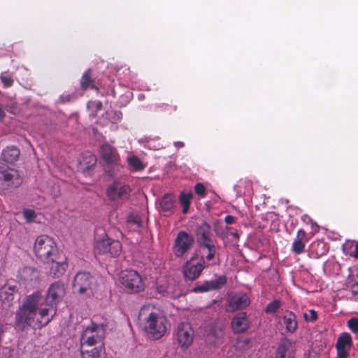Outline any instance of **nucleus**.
Wrapping results in <instances>:
<instances>
[{"instance_id": "1", "label": "nucleus", "mask_w": 358, "mask_h": 358, "mask_svg": "<svg viewBox=\"0 0 358 358\" xmlns=\"http://www.w3.org/2000/svg\"><path fill=\"white\" fill-rule=\"evenodd\" d=\"M66 294L65 285L61 281L51 284L44 298L39 291L27 295L15 313V326L17 330L28 329L36 322L39 327L47 325L57 313V305Z\"/></svg>"}, {"instance_id": "2", "label": "nucleus", "mask_w": 358, "mask_h": 358, "mask_svg": "<svg viewBox=\"0 0 358 358\" xmlns=\"http://www.w3.org/2000/svg\"><path fill=\"white\" fill-rule=\"evenodd\" d=\"M138 320L147 335L154 340L160 339L166 332L168 320L155 304L143 305L139 311Z\"/></svg>"}, {"instance_id": "3", "label": "nucleus", "mask_w": 358, "mask_h": 358, "mask_svg": "<svg viewBox=\"0 0 358 358\" xmlns=\"http://www.w3.org/2000/svg\"><path fill=\"white\" fill-rule=\"evenodd\" d=\"M34 251L36 256L45 263L57 259L58 251L55 241L47 235H41L36 239Z\"/></svg>"}, {"instance_id": "4", "label": "nucleus", "mask_w": 358, "mask_h": 358, "mask_svg": "<svg viewBox=\"0 0 358 358\" xmlns=\"http://www.w3.org/2000/svg\"><path fill=\"white\" fill-rule=\"evenodd\" d=\"M99 317H93L91 324L83 329L80 338V346L92 347L99 342H102L104 335L97 329L103 328L106 324L99 323Z\"/></svg>"}, {"instance_id": "5", "label": "nucleus", "mask_w": 358, "mask_h": 358, "mask_svg": "<svg viewBox=\"0 0 358 358\" xmlns=\"http://www.w3.org/2000/svg\"><path fill=\"white\" fill-rule=\"evenodd\" d=\"M23 179L19 171L0 162V187L3 189H15L21 185Z\"/></svg>"}, {"instance_id": "6", "label": "nucleus", "mask_w": 358, "mask_h": 358, "mask_svg": "<svg viewBox=\"0 0 358 358\" xmlns=\"http://www.w3.org/2000/svg\"><path fill=\"white\" fill-rule=\"evenodd\" d=\"M195 243L194 236L185 231H179L173 245V252L176 257L185 256L193 248Z\"/></svg>"}, {"instance_id": "7", "label": "nucleus", "mask_w": 358, "mask_h": 358, "mask_svg": "<svg viewBox=\"0 0 358 358\" xmlns=\"http://www.w3.org/2000/svg\"><path fill=\"white\" fill-rule=\"evenodd\" d=\"M95 287L96 280L88 272H78L74 277L73 287L80 294L90 296Z\"/></svg>"}, {"instance_id": "8", "label": "nucleus", "mask_w": 358, "mask_h": 358, "mask_svg": "<svg viewBox=\"0 0 358 358\" xmlns=\"http://www.w3.org/2000/svg\"><path fill=\"white\" fill-rule=\"evenodd\" d=\"M121 282L132 292L138 293L144 290L145 284L141 275L134 270H126L121 273Z\"/></svg>"}, {"instance_id": "9", "label": "nucleus", "mask_w": 358, "mask_h": 358, "mask_svg": "<svg viewBox=\"0 0 358 358\" xmlns=\"http://www.w3.org/2000/svg\"><path fill=\"white\" fill-rule=\"evenodd\" d=\"M96 250L99 254H110L111 257H117L122 252V244L119 241L108 237L107 235L96 242Z\"/></svg>"}, {"instance_id": "10", "label": "nucleus", "mask_w": 358, "mask_h": 358, "mask_svg": "<svg viewBox=\"0 0 358 358\" xmlns=\"http://www.w3.org/2000/svg\"><path fill=\"white\" fill-rule=\"evenodd\" d=\"M176 337L178 345L183 350L187 349L193 343L194 331L188 322H180L176 328Z\"/></svg>"}, {"instance_id": "11", "label": "nucleus", "mask_w": 358, "mask_h": 358, "mask_svg": "<svg viewBox=\"0 0 358 358\" xmlns=\"http://www.w3.org/2000/svg\"><path fill=\"white\" fill-rule=\"evenodd\" d=\"M17 278L21 284L26 287L32 288L40 282V272L34 267L25 266L18 271Z\"/></svg>"}, {"instance_id": "12", "label": "nucleus", "mask_w": 358, "mask_h": 358, "mask_svg": "<svg viewBox=\"0 0 358 358\" xmlns=\"http://www.w3.org/2000/svg\"><path fill=\"white\" fill-rule=\"evenodd\" d=\"M131 192L130 186L120 181L113 182L107 189V195L111 201L125 200Z\"/></svg>"}, {"instance_id": "13", "label": "nucleus", "mask_w": 358, "mask_h": 358, "mask_svg": "<svg viewBox=\"0 0 358 358\" xmlns=\"http://www.w3.org/2000/svg\"><path fill=\"white\" fill-rule=\"evenodd\" d=\"M205 268V261L201 257L199 262H194V258L187 260L182 266V273L185 280H194L198 278Z\"/></svg>"}, {"instance_id": "14", "label": "nucleus", "mask_w": 358, "mask_h": 358, "mask_svg": "<svg viewBox=\"0 0 358 358\" xmlns=\"http://www.w3.org/2000/svg\"><path fill=\"white\" fill-rule=\"evenodd\" d=\"M227 282L226 275H219L215 279L211 280H206L200 285H196L192 292L195 293L207 292L213 290H218L223 287Z\"/></svg>"}, {"instance_id": "15", "label": "nucleus", "mask_w": 358, "mask_h": 358, "mask_svg": "<svg viewBox=\"0 0 358 358\" xmlns=\"http://www.w3.org/2000/svg\"><path fill=\"white\" fill-rule=\"evenodd\" d=\"M250 303L248 296L243 292L236 293L229 297L227 310L229 312H234L244 309Z\"/></svg>"}, {"instance_id": "16", "label": "nucleus", "mask_w": 358, "mask_h": 358, "mask_svg": "<svg viewBox=\"0 0 358 358\" xmlns=\"http://www.w3.org/2000/svg\"><path fill=\"white\" fill-rule=\"evenodd\" d=\"M101 156L107 164H117L120 157L117 150L111 145L106 143L101 147Z\"/></svg>"}, {"instance_id": "17", "label": "nucleus", "mask_w": 358, "mask_h": 358, "mask_svg": "<svg viewBox=\"0 0 358 358\" xmlns=\"http://www.w3.org/2000/svg\"><path fill=\"white\" fill-rule=\"evenodd\" d=\"M250 327V322L245 312H241L236 315L231 320V328L234 333H243Z\"/></svg>"}, {"instance_id": "18", "label": "nucleus", "mask_w": 358, "mask_h": 358, "mask_svg": "<svg viewBox=\"0 0 358 358\" xmlns=\"http://www.w3.org/2000/svg\"><path fill=\"white\" fill-rule=\"evenodd\" d=\"M308 242V238L306 232L302 229H299L293 241L292 251L296 255L302 254L305 251V246Z\"/></svg>"}, {"instance_id": "19", "label": "nucleus", "mask_w": 358, "mask_h": 358, "mask_svg": "<svg viewBox=\"0 0 358 358\" xmlns=\"http://www.w3.org/2000/svg\"><path fill=\"white\" fill-rule=\"evenodd\" d=\"M275 357L294 358V350L291 341L286 338L281 341L276 350Z\"/></svg>"}, {"instance_id": "20", "label": "nucleus", "mask_w": 358, "mask_h": 358, "mask_svg": "<svg viewBox=\"0 0 358 358\" xmlns=\"http://www.w3.org/2000/svg\"><path fill=\"white\" fill-rule=\"evenodd\" d=\"M196 240L199 245L213 241L211 236V227L207 222H203L196 230Z\"/></svg>"}, {"instance_id": "21", "label": "nucleus", "mask_w": 358, "mask_h": 358, "mask_svg": "<svg viewBox=\"0 0 358 358\" xmlns=\"http://www.w3.org/2000/svg\"><path fill=\"white\" fill-rule=\"evenodd\" d=\"M282 320L287 332L294 334L298 328L296 315L292 311H287L283 315Z\"/></svg>"}, {"instance_id": "22", "label": "nucleus", "mask_w": 358, "mask_h": 358, "mask_svg": "<svg viewBox=\"0 0 358 358\" xmlns=\"http://www.w3.org/2000/svg\"><path fill=\"white\" fill-rule=\"evenodd\" d=\"M20 154V150L16 146H8L3 150L1 158L4 162L12 164L18 159Z\"/></svg>"}, {"instance_id": "23", "label": "nucleus", "mask_w": 358, "mask_h": 358, "mask_svg": "<svg viewBox=\"0 0 358 358\" xmlns=\"http://www.w3.org/2000/svg\"><path fill=\"white\" fill-rule=\"evenodd\" d=\"M18 292L15 285H5L0 289V298L3 302L10 303L14 299L15 294Z\"/></svg>"}, {"instance_id": "24", "label": "nucleus", "mask_w": 358, "mask_h": 358, "mask_svg": "<svg viewBox=\"0 0 358 358\" xmlns=\"http://www.w3.org/2000/svg\"><path fill=\"white\" fill-rule=\"evenodd\" d=\"M160 208L163 212L171 213L176 208V199L172 194H164L160 201Z\"/></svg>"}, {"instance_id": "25", "label": "nucleus", "mask_w": 358, "mask_h": 358, "mask_svg": "<svg viewBox=\"0 0 358 358\" xmlns=\"http://www.w3.org/2000/svg\"><path fill=\"white\" fill-rule=\"evenodd\" d=\"M91 73L92 70L89 69L83 74L80 79V88L83 91L90 88L98 92L99 88L94 85V80L92 78Z\"/></svg>"}, {"instance_id": "26", "label": "nucleus", "mask_w": 358, "mask_h": 358, "mask_svg": "<svg viewBox=\"0 0 358 358\" xmlns=\"http://www.w3.org/2000/svg\"><path fill=\"white\" fill-rule=\"evenodd\" d=\"M86 346H80V355L82 358H100L101 354L104 350L103 344L94 346L91 350H86Z\"/></svg>"}, {"instance_id": "27", "label": "nucleus", "mask_w": 358, "mask_h": 358, "mask_svg": "<svg viewBox=\"0 0 358 358\" xmlns=\"http://www.w3.org/2000/svg\"><path fill=\"white\" fill-rule=\"evenodd\" d=\"M52 263V265L49 271L50 275L55 278L62 276L66 271L67 264L64 262H58L57 260Z\"/></svg>"}, {"instance_id": "28", "label": "nucleus", "mask_w": 358, "mask_h": 358, "mask_svg": "<svg viewBox=\"0 0 358 358\" xmlns=\"http://www.w3.org/2000/svg\"><path fill=\"white\" fill-rule=\"evenodd\" d=\"M313 252L315 254L314 257L320 258L328 252V248L324 241H317L312 243Z\"/></svg>"}, {"instance_id": "29", "label": "nucleus", "mask_w": 358, "mask_h": 358, "mask_svg": "<svg viewBox=\"0 0 358 358\" xmlns=\"http://www.w3.org/2000/svg\"><path fill=\"white\" fill-rule=\"evenodd\" d=\"M192 196L193 194L191 192H182L180 194L179 201L182 206V213L184 214L187 213L189 208Z\"/></svg>"}, {"instance_id": "30", "label": "nucleus", "mask_w": 358, "mask_h": 358, "mask_svg": "<svg viewBox=\"0 0 358 358\" xmlns=\"http://www.w3.org/2000/svg\"><path fill=\"white\" fill-rule=\"evenodd\" d=\"M352 345L351 336L348 333H343L338 337L336 348H348L350 349Z\"/></svg>"}, {"instance_id": "31", "label": "nucleus", "mask_w": 358, "mask_h": 358, "mask_svg": "<svg viewBox=\"0 0 358 358\" xmlns=\"http://www.w3.org/2000/svg\"><path fill=\"white\" fill-rule=\"evenodd\" d=\"M127 162L135 171H143L145 167L141 159L136 155L129 157L127 158Z\"/></svg>"}, {"instance_id": "32", "label": "nucleus", "mask_w": 358, "mask_h": 358, "mask_svg": "<svg viewBox=\"0 0 358 358\" xmlns=\"http://www.w3.org/2000/svg\"><path fill=\"white\" fill-rule=\"evenodd\" d=\"M199 245L201 248H206L208 250V253L206 255V259L208 261H210L215 257V255L216 253V247L213 241H210V242L204 243Z\"/></svg>"}, {"instance_id": "33", "label": "nucleus", "mask_w": 358, "mask_h": 358, "mask_svg": "<svg viewBox=\"0 0 358 358\" xmlns=\"http://www.w3.org/2000/svg\"><path fill=\"white\" fill-rule=\"evenodd\" d=\"M281 306V302L280 300H274L269 303L265 309L267 313H275Z\"/></svg>"}, {"instance_id": "34", "label": "nucleus", "mask_w": 358, "mask_h": 358, "mask_svg": "<svg viewBox=\"0 0 358 358\" xmlns=\"http://www.w3.org/2000/svg\"><path fill=\"white\" fill-rule=\"evenodd\" d=\"M303 317L306 322L313 323L317 320L318 315L315 310L311 309L308 310V313L303 314Z\"/></svg>"}, {"instance_id": "35", "label": "nucleus", "mask_w": 358, "mask_h": 358, "mask_svg": "<svg viewBox=\"0 0 358 358\" xmlns=\"http://www.w3.org/2000/svg\"><path fill=\"white\" fill-rule=\"evenodd\" d=\"M194 191L200 198H204L206 195V189L202 183H196Z\"/></svg>"}, {"instance_id": "36", "label": "nucleus", "mask_w": 358, "mask_h": 358, "mask_svg": "<svg viewBox=\"0 0 358 358\" xmlns=\"http://www.w3.org/2000/svg\"><path fill=\"white\" fill-rule=\"evenodd\" d=\"M23 215L28 222H33L36 217L35 211L31 209H24Z\"/></svg>"}, {"instance_id": "37", "label": "nucleus", "mask_w": 358, "mask_h": 358, "mask_svg": "<svg viewBox=\"0 0 358 358\" xmlns=\"http://www.w3.org/2000/svg\"><path fill=\"white\" fill-rule=\"evenodd\" d=\"M348 328L355 334H358V318L352 317L348 321Z\"/></svg>"}, {"instance_id": "38", "label": "nucleus", "mask_w": 358, "mask_h": 358, "mask_svg": "<svg viewBox=\"0 0 358 358\" xmlns=\"http://www.w3.org/2000/svg\"><path fill=\"white\" fill-rule=\"evenodd\" d=\"M0 80L5 87H10L13 85L14 80L10 76H5L3 73L0 76Z\"/></svg>"}, {"instance_id": "39", "label": "nucleus", "mask_w": 358, "mask_h": 358, "mask_svg": "<svg viewBox=\"0 0 358 358\" xmlns=\"http://www.w3.org/2000/svg\"><path fill=\"white\" fill-rule=\"evenodd\" d=\"M87 155L85 157V159H87V162L86 163L87 166L85 168L90 169L91 166H93L95 165L96 159L95 155H94L91 153H87Z\"/></svg>"}, {"instance_id": "40", "label": "nucleus", "mask_w": 358, "mask_h": 358, "mask_svg": "<svg viewBox=\"0 0 358 358\" xmlns=\"http://www.w3.org/2000/svg\"><path fill=\"white\" fill-rule=\"evenodd\" d=\"M6 110L7 112L11 113V114H17L19 113L20 109L17 106V105L15 103H12L10 104H6Z\"/></svg>"}, {"instance_id": "41", "label": "nucleus", "mask_w": 358, "mask_h": 358, "mask_svg": "<svg viewBox=\"0 0 358 358\" xmlns=\"http://www.w3.org/2000/svg\"><path fill=\"white\" fill-rule=\"evenodd\" d=\"M95 317H99V323L101 324H106V326L103 327V328H98L97 329L101 331V333L103 335H105V332H106V328L108 327L109 325V320H107L106 318H103L101 316H99V315H96Z\"/></svg>"}, {"instance_id": "42", "label": "nucleus", "mask_w": 358, "mask_h": 358, "mask_svg": "<svg viewBox=\"0 0 358 358\" xmlns=\"http://www.w3.org/2000/svg\"><path fill=\"white\" fill-rule=\"evenodd\" d=\"M349 350L348 348H336L337 358H348Z\"/></svg>"}, {"instance_id": "43", "label": "nucleus", "mask_w": 358, "mask_h": 358, "mask_svg": "<svg viewBox=\"0 0 358 358\" xmlns=\"http://www.w3.org/2000/svg\"><path fill=\"white\" fill-rule=\"evenodd\" d=\"M6 106L0 103V121H3L6 117Z\"/></svg>"}, {"instance_id": "44", "label": "nucleus", "mask_w": 358, "mask_h": 358, "mask_svg": "<svg viewBox=\"0 0 358 358\" xmlns=\"http://www.w3.org/2000/svg\"><path fill=\"white\" fill-rule=\"evenodd\" d=\"M224 221L227 224H231L236 222V218L233 215H228L224 217Z\"/></svg>"}, {"instance_id": "45", "label": "nucleus", "mask_w": 358, "mask_h": 358, "mask_svg": "<svg viewBox=\"0 0 358 358\" xmlns=\"http://www.w3.org/2000/svg\"><path fill=\"white\" fill-rule=\"evenodd\" d=\"M301 220L306 223H308L309 222H312V219L307 215H303L301 217Z\"/></svg>"}, {"instance_id": "46", "label": "nucleus", "mask_w": 358, "mask_h": 358, "mask_svg": "<svg viewBox=\"0 0 358 358\" xmlns=\"http://www.w3.org/2000/svg\"><path fill=\"white\" fill-rule=\"evenodd\" d=\"M223 336V332L222 329H219V331L215 332V336L217 339H219L220 338H222Z\"/></svg>"}, {"instance_id": "47", "label": "nucleus", "mask_w": 358, "mask_h": 358, "mask_svg": "<svg viewBox=\"0 0 358 358\" xmlns=\"http://www.w3.org/2000/svg\"><path fill=\"white\" fill-rule=\"evenodd\" d=\"M238 341H243V343H244V345H248V343H250V339H249V338H243V339H242V338H240V339H238Z\"/></svg>"}, {"instance_id": "48", "label": "nucleus", "mask_w": 358, "mask_h": 358, "mask_svg": "<svg viewBox=\"0 0 358 358\" xmlns=\"http://www.w3.org/2000/svg\"><path fill=\"white\" fill-rule=\"evenodd\" d=\"M356 259H358V242L355 245V254L353 255Z\"/></svg>"}, {"instance_id": "49", "label": "nucleus", "mask_w": 358, "mask_h": 358, "mask_svg": "<svg viewBox=\"0 0 358 358\" xmlns=\"http://www.w3.org/2000/svg\"><path fill=\"white\" fill-rule=\"evenodd\" d=\"M96 107L97 108L98 110H100L102 109V103L101 101H99L96 102Z\"/></svg>"}, {"instance_id": "50", "label": "nucleus", "mask_w": 358, "mask_h": 358, "mask_svg": "<svg viewBox=\"0 0 358 358\" xmlns=\"http://www.w3.org/2000/svg\"><path fill=\"white\" fill-rule=\"evenodd\" d=\"M231 235L234 237L236 239H238L239 238V234L238 232L236 231H234V232H232L231 233Z\"/></svg>"}, {"instance_id": "51", "label": "nucleus", "mask_w": 358, "mask_h": 358, "mask_svg": "<svg viewBox=\"0 0 358 358\" xmlns=\"http://www.w3.org/2000/svg\"><path fill=\"white\" fill-rule=\"evenodd\" d=\"M166 106H167V105H166V104H165V103H162V104L158 105V106H157V108H158L159 109H160L161 110H162L164 109V108H165Z\"/></svg>"}, {"instance_id": "52", "label": "nucleus", "mask_w": 358, "mask_h": 358, "mask_svg": "<svg viewBox=\"0 0 358 358\" xmlns=\"http://www.w3.org/2000/svg\"><path fill=\"white\" fill-rule=\"evenodd\" d=\"M176 145L181 148L184 146V143L182 142H177L176 143Z\"/></svg>"}, {"instance_id": "53", "label": "nucleus", "mask_w": 358, "mask_h": 358, "mask_svg": "<svg viewBox=\"0 0 358 358\" xmlns=\"http://www.w3.org/2000/svg\"><path fill=\"white\" fill-rule=\"evenodd\" d=\"M352 294H353L354 296H357V295H358V290H353V291H352Z\"/></svg>"}, {"instance_id": "54", "label": "nucleus", "mask_w": 358, "mask_h": 358, "mask_svg": "<svg viewBox=\"0 0 358 358\" xmlns=\"http://www.w3.org/2000/svg\"><path fill=\"white\" fill-rule=\"evenodd\" d=\"M356 286H357V287H358V281H357V282H355L352 285V287H356Z\"/></svg>"}, {"instance_id": "55", "label": "nucleus", "mask_w": 358, "mask_h": 358, "mask_svg": "<svg viewBox=\"0 0 358 358\" xmlns=\"http://www.w3.org/2000/svg\"><path fill=\"white\" fill-rule=\"evenodd\" d=\"M85 163V159L83 158V160L80 162V164H84Z\"/></svg>"}, {"instance_id": "56", "label": "nucleus", "mask_w": 358, "mask_h": 358, "mask_svg": "<svg viewBox=\"0 0 358 358\" xmlns=\"http://www.w3.org/2000/svg\"><path fill=\"white\" fill-rule=\"evenodd\" d=\"M357 347H358V343H357Z\"/></svg>"}]
</instances>
